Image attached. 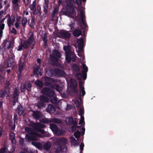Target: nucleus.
<instances>
[{"mask_svg": "<svg viewBox=\"0 0 153 153\" xmlns=\"http://www.w3.org/2000/svg\"><path fill=\"white\" fill-rule=\"evenodd\" d=\"M55 143L56 145L66 144L67 141L65 138H60L56 139ZM67 152V147L65 145L58 146L55 150V153H63Z\"/></svg>", "mask_w": 153, "mask_h": 153, "instance_id": "f257e3e1", "label": "nucleus"}, {"mask_svg": "<svg viewBox=\"0 0 153 153\" xmlns=\"http://www.w3.org/2000/svg\"><path fill=\"white\" fill-rule=\"evenodd\" d=\"M26 131L31 135L26 134L25 137L27 139L29 140H37V137H41V135L40 133L37 132L32 128L26 127L25 128Z\"/></svg>", "mask_w": 153, "mask_h": 153, "instance_id": "f03ea898", "label": "nucleus"}, {"mask_svg": "<svg viewBox=\"0 0 153 153\" xmlns=\"http://www.w3.org/2000/svg\"><path fill=\"white\" fill-rule=\"evenodd\" d=\"M56 35L58 37L62 39H69L71 37V33L66 30H61L57 32Z\"/></svg>", "mask_w": 153, "mask_h": 153, "instance_id": "7ed1b4c3", "label": "nucleus"}, {"mask_svg": "<svg viewBox=\"0 0 153 153\" xmlns=\"http://www.w3.org/2000/svg\"><path fill=\"white\" fill-rule=\"evenodd\" d=\"M18 65V71L17 74L18 79H19L21 77L22 71L25 65V60L24 59L22 60L20 59L19 61Z\"/></svg>", "mask_w": 153, "mask_h": 153, "instance_id": "20e7f679", "label": "nucleus"}, {"mask_svg": "<svg viewBox=\"0 0 153 153\" xmlns=\"http://www.w3.org/2000/svg\"><path fill=\"white\" fill-rule=\"evenodd\" d=\"M42 93L44 95L49 97L54 95L55 93L52 89L47 87H45L42 90Z\"/></svg>", "mask_w": 153, "mask_h": 153, "instance_id": "39448f33", "label": "nucleus"}, {"mask_svg": "<svg viewBox=\"0 0 153 153\" xmlns=\"http://www.w3.org/2000/svg\"><path fill=\"white\" fill-rule=\"evenodd\" d=\"M45 71L46 75L49 76V77L55 76V68L49 67L45 68Z\"/></svg>", "mask_w": 153, "mask_h": 153, "instance_id": "423d86ee", "label": "nucleus"}, {"mask_svg": "<svg viewBox=\"0 0 153 153\" xmlns=\"http://www.w3.org/2000/svg\"><path fill=\"white\" fill-rule=\"evenodd\" d=\"M33 74L36 77H39V75L41 76L43 73V70L42 69H39V67H34L33 68Z\"/></svg>", "mask_w": 153, "mask_h": 153, "instance_id": "0eeeda50", "label": "nucleus"}, {"mask_svg": "<svg viewBox=\"0 0 153 153\" xmlns=\"http://www.w3.org/2000/svg\"><path fill=\"white\" fill-rule=\"evenodd\" d=\"M73 5L69 4H66L65 6L66 10L69 13L71 14V15L74 14L75 12Z\"/></svg>", "mask_w": 153, "mask_h": 153, "instance_id": "6e6552de", "label": "nucleus"}, {"mask_svg": "<svg viewBox=\"0 0 153 153\" xmlns=\"http://www.w3.org/2000/svg\"><path fill=\"white\" fill-rule=\"evenodd\" d=\"M32 111L33 112L32 116L36 119H39L43 117V115L40 111Z\"/></svg>", "mask_w": 153, "mask_h": 153, "instance_id": "1a4fd4ad", "label": "nucleus"}, {"mask_svg": "<svg viewBox=\"0 0 153 153\" xmlns=\"http://www.w3.org/2000/svg\"><path fill=\"white\" fill-rule=\"evenodd\" d=\"M65 72L62 69L59 68H55V76H65Z\"/></svg>", "mask_w": 153, "mask_h": 153, "instance_id": "9d476101", "label": "nucleus"}, {"mask_svg": "<svg viewBox=\"0 0 153 153\" xmlns=\"http://www.w3.org/2000/svg\"><path fill=\"white\" fill-rule=\"evenodd\" d=\"M77 42L78 45V48L79 50H81V51H82L84 44L83 39L82 38H80L77 40Z\"/></svg>", "mask_w": 153, "mask_h": 153, "instance_id": "9b49d317", "label": "nucleus"}, {"mask_svg": "<svg viewBox=\"0 0 153 153\" xmlns=\"http://www.w3.org/2000/svg\"><path fill=\"white\" fill-rule=\"evenodd\" d=\"M37 8V9L36 8L34 10H32L33 11L32 13L35 15H37L39 16H40L41 14V7L39 5H38Z\"/></svg>", "mask_w": 153, "mask_h": 153, "instance_id": "f8f14e48", "label": "nucleus"}, {"mask_svg": "<svg viewBox=\"0 0 153 153\" xmlns=\"http://www.w3.org/2000/svg\"><path fill=\"white\" fill-rule=\"evenodd\" d=\"M79 93L78 96V98L80 101H81L82 100V96L84 97L85 94L84 88H79Z\"/></svg>", "mask_w": 153, "mask_h": 153, "instance_id": "ddd939ff", "label": "nucleus"}, {"mask_svg": "<svg viewBox=\"0 0 153 153\" xmlns=\"http://www.w3.org/2000/svg\"><path fill=\"white\" fill-rule=\"evenodd\" d=\"M56 110L55 107L52 105H49L47 108H46V111L49 113L52 114L54 113Z\"/></svg>", "mask_w": 153, "mask_h": 153, "instance_id": "4468645a", "label": "nucleus"}, {"mask_svg": "<svg viewBox=\"0 0 153 153\" xmlns=\"http://www.w3.org/2000/svg\"><path fill=\"white\" fill-rule=\"evenodd\" d=\"M43 80L45 81H49L53 83H57L59 81L57 79H54L46 76L43 77Z\"/></svg>", "mask_w": 153, "mask_h": 153, "instance_id": "2eb2a0df", "label": "nucleus"}, {"mask_svg": "<svg viewBox=\"0 0 153 153\" xmlns=\"http://www.w3.org/2000/svg\"><path fill=\"white\" fill-rule=\"evenodd\" d=\"M45 76H42V81L43 82H44V85L50 88H54V85H53V84H52L51 82V81H45L43 80V77H44Z\"/></svg>", "mask_w": 153, "mask_h": 153, "instance_id": "dca6fc26", "label": "nucleus"}, {"mask_svg": "<svg viewBox=\"0 0 153 153\" xmlns=\"http://www.w3.org/2000/svg\"><path fill=\"white\" fill-rule=\"evenodd\" d=\"M70 140L71 144L74 146H77L79 145V143L77 142L74 137L73 136L69 137Z\"/></svg>", "mask_w": 153, "mask_h": 153, "instance_id": "f3484780", "label": "nucleus"}, {"mask_svg": "<svg viewBox=\"0 0 153 153\" xmlns=\"http://www.w3.org/2000/svg\"><path fill=\"white\" fill-rule=\"evenodd\" d=\"M31 144L38 149H41L43 148V146L40 142L33 141L31 142Z\"/></svg>", "mask_w": 153, "mask_h": 153, "instance_id": "a211bd4d", "label": "nucleus"}, {"mask_svg": "<svg viewBox=\"0 0 153 153\" xmlns=\"http://www.w3.org/2000/svg\"><path fill=\"white\" fill-rule=\"evenodd\" d=\"M14 63V58L13 57H10L9 58L8 61L7 63V67H10L13 66Z\"/></svg>", "mask_w": 153, "mask_h": 153, "instance_id": "6ab92c4d", "label": "nucleus"}, {"mask_svg": "<svg viewBox=\"0 0 153 153\" xmlns=\"http://www.w3.org/2000/svg\"><path fill=\"white\" fill-rule=\"evenodd\" d=\"M51 146V144L49 141H48L45 143L43 145V147L46 150H48Z\"/></svg>", "mask_w": 153, "mask_h": 153, "instance_id": "aec40b11", "label": "nucleus"}, {"mask_svg": "<svg viewBox=\"0 0 153 153\" xmlns=\"http://www.w3.org/2000/svg\"><path fill=\"white\" fill-rule=\"evenodd\" d=\"M15 134L13 132H11L9 134L10 139L11 140L12 143L15 144L16 143V140L15 139Z\"/></svg>", "mask_w": 153, "mask_h": 153, "instance_id": "412c9836", "label": "nucleus"}, {"mask_svg": "<svg viewBox=\"0 0 153 153\" xmlns=\"http://www.w3.org/2000/svg\"><path fill=\"white\" fill-rule=\"evenodd\" d=\"M72 69L73 71H74L76 72H79L80 71L79 67L77 64L75 63H74L72 65Z\"/></svg>", "mask_w": 153, "mask_h": 153, "instance_id": "4be33fe9", "label": "nucleus"}, {"mask_svg": "<svg viewBox=\"0 0 153 153\" xmlns=\"http://www.w3.org/2000/svg\"><path fill=\"white\" fill-rule=\"evenodd\" d=\"M34 35L33 33H32L30 36L28 38L27 41H26L29 45H31L34 40Z\"/></svg>", "mask_w": 153, "mask_h": 153, "instance_id": "5701e85b", "label": "nucleus"}, {"mask_svg": "<svg viewBox=\"0 0 153 153\" xmlns=\"http://www.w3.org/2000/svg\"><path fill=\"white\" fill-rule=\"evenodd\" d=\"M59 8L58 7H54V9L51 13V16L52 18H54L56 15L58 14Z\"/></svg>", "mask_w": 153, "mask_h": 153, "instance_id": "b1692460", "label": "nucleus"}, {"mask_svg": "<svg viewBox=\"0 0 153 153\" xmlns=\"http://www.w3.org/2000/svg\"><path fill=\"white\" fill-rule=\"evenodd\" d=\"M53 56L57 57L58 58H60L61 56V53L56 50H54L53 51Z\"/></svg>", "mask_w": 153, "mask_h": 153, "instance_id": "393cba45", "label": "nucleus"}, {"mask_svg": "<svg viewBox=\"0 0 153 153\" xmlns=\"http://www.w3.org/2000/svg\"><path fill=\"white\" fill-rule=\"evenodd\" d=\"M75 121L74 120L72 117H71L68 118V121L66 123L69 125H72L75 123Z\"/></svg>", "mask_w": 153, "mask_h": 153, "instance_id": "a878e982", "label": "nucleus"}, {"mask_svg": "<svg viewBox=\"0 0 153 153\" xmlns=\"http://www.w3.org/2000/svg\"><path fill=\"white\" fill-rule=\"evenodd\" d=\"M43 12L46 15L48 13V9L49 8V4H43Z\"/></svg>", "mask_w": 153, "mask_h": 153, "instance_id": "bb28decb", "label": "nucleus"}, {"mask_svg": "<svg viewBox=\"0 0 153 153\" xmlns=\"http://www.w3.org/2000/svg\"><path fill=\"white\" fill-rule=\"evenodd\" d=\"M65 131L61 129L58 128L55 132V134L57 136L62 135L64 133Z\"/></svg>", "mask_w": 153, "mask_h": 153, "instance_id": "cd10ccee", "label": "nucleus"}, {"mask_svg": "<svg viewBox=\"0 0 153 153\" xmlns=\"http://www.w3.org/2000/svg\"><path fill=\"white\" fill-rule=\"evenodd\" d=\"M46 104L45 102L40 100L37 103V106L38 108L40 109L42 107H45Z\"/></svg>", "mask_w": 153, "mask_h": 153, "instance_id": "c85d7f7f", "label": "nucleus"}, {"mask_svg": "<svg viewBox=\"0 0 153 153\" xmlns=\"http://www.w3.org/2000/svg\"><path fill=\"white\" fill-rule=\"evenodd\" d=\"M74 35L75 37H79L81 34V30L79 29H76L73 32Z\"/></svg>", "mask_w": 153, "mask_h": 153, "instance_id": "c756f323", "label": "nucleus"}, {"mask_svg": "<svg viewBox=\"0 0 153 153\" xmlns=\"http://www.w3.org/2000/svg\"><path fill=\"white\" fill-rule=\"evenodd\" d=\"M27 22V18L25 17H24L22 18V24L23 27L24 28H25L26 26V25Z\"/></svg>", "mask_w": 153, "mask_h": 153, "instance_id": "7c9ffc66", "label": "nucleus"}, {"mask_svg": "<svg viewBox=\"0 0 153 153\" xmlns=\"http://www.w3.org/2000/svg\"><path fill=\"white\" fill-rule=\"evenodd\" d=\"M6 17H7L8 19H7V24L8 25V27L10 28L11 27V25L12 24V21L11 18L10 17V14H7L6 16Z\"/></svg>", "mask_w": 153, "mask_h": 153, "instance_id": "2f4dec72", "label": "nucleus"}, {"mask_svg": "<svg viewBox=\"0 0 153 153\" xmlns=\"http://www.w3.org/2000/svg\"><path fill=\"white\" fill-rule=\"evenodd\" d=\"M64 50L65 51V53L72 54V52L71 51V49L69 46H65L64 47Z\"/></svg>", "mask_w": 153, "mask_h": 153, "instance_id": "473e14b6", "label": "nucleus"}, {"mask_svg": "<svg viewBox=\"0 0 153 153\" xmlns=\"http://www.w3.org/2000/svg\"><path fill=\"white\" fill-rule=\"evenodd\" d=\"M18 113L20 115H22L24 112L25 108L22 105L18 107Z\"/></svg>", "mask_w": 153, "mask_h": 153, "instance_id": "72a5a7b5", "label": "nucleus"}, {"mask_svg": "<svg viewBox=\"0 0 153 153\" xmlns=\"http://www.w3.org/2000/svg\"><path fill=\"white\" fill-rule=\"evenodd\" d=\"M66 58L65 59L68 63L71 62V56L73 55V53L71 54L70 53H65Z\"/></svg>", "mask_w": 153, "mask_h": 153, "instance_id": "f704fd0d", "label": "nucleus"}, {"mask_svg": "<svg viewBox=\"0 0 153 153\" xmlns=\"http://www.w3.org/2000/svg\"><path fill=\"white\" fill-rule=\"evenodd\" d=\"M35 85L39 88H42L43 86V83L42 81L38 80L35 82Z\"/></svg>", "mask_w": 153, "mask_h": 153, "instance_id": "c9c22d12", "label": "nucleus"}, {"mask_svg": "<svg viewBox=\"0 0 153 153\" xmlns=\"http://www.w3.org/2000/svg\"><path fill=\"white\" fill-rule=\"evenodd\" d=\"M50 127L53 132H55L58 128L57 126L56 125L53 123H50Z\"/></svg>", "mask_w": 153, "mask_h": 153, "instance_id": "e433bc0d", "label": "nucleus"}, {"mask_svg": "<svg viewBox=\"0 0 153 153\" xmlns=\"http://www.w3.org/2000/svg\"><path fill=\"white\" fill-rule=\"evenodd\" d=\"M31 87L32 85L29 82H26L24 85V88H26L28 91L30 90Z\"/></svg>", "mask_w": 153, "mask_h": 153, "instance_id": "4c0bfd02", "label": "nucleus"}, {"mask_svg": "<svg viewBox=\"0 0 153 153\" xmlns=\"http://www.w3.org/2000/svg\"><path fill=\"white\" fill-rule=\"evenodd\" d=\"M0 153H9L8 149L4 145L0 149Z\"/></svg>", "mask_w": 153, "mask_h": 153, "instance_id": "58836bf2", "label": "nucleus"}, {"mask_svg": "<svg viewBox=\"0 0 153 153\" xmlns=\"http://www.w3.org/2000/svg\"><path fill=\"white\" fill-rule=\"evenodd\" d=\"M40 100L44 102H47L48 101V97L43 95H41L39 97Z\"/></svg>", "mask_w": 153, "mask_h": 153, "instance_id": "ea45409f", "label": "nucleus"}, {"mask_svg": "<svg viewBox=\"0 0 153 153\" xmlns=\"http://www.w3.org/2000/svg\"><path fill=\"white\" fill-rule=\"evenodd\" d=\"M19 96V90L17 89H16L14 91V93L12 96V97L13 99L18 98Z\"/></svg>", "mask_w": 153, "mask_h": 153, "instance_id": "a19ab883", "label": "nucleus"}, {"mask_svg": "<svg viewBox=\"0 0 153 153\" xmlns=\"http://www.w3.org/2000/svg\"><path fill=\"white\" fill-rule=\"evenodd\" d=\"M51 123L53 122L55 123L60 124L62 122L59 119L56 118H51Z\"/></svg>", "mask_w": 153, "mask_h": 153, "instance_id": "79ce46f5", "label": "nucleus"}, {"mask_svg": "<svg viewBox=\"0 0 153 153\" xmlns=\"http://www.w3.org/2000/svg\"><path fill=\"white\" fill-rule=\"evenodd\" d=\"M34 127L40 128H46V126L43 124L40 123H35L34 124Z\"/></svg>", "mask_w": 153, "mask_h": 153, "instance_id": "37998d69", "label": "nucleus"}, {"mask_svg": "<svg viewBox=\"0 0 153 153\" xmlns=\"http://www.w3.org/2000/svg\"><path fill=\"white\" fill-rule=\"evenodd\" d=\"M35 24V19L34 18H32L31 19L30 23H29V25L30 27L33 29L34 28Z\"/></svg>", "mask_w": 153, "mask_h": 153, "instance_id": "c03bdc74", "label": "nucleus"}, {"mask_svg": "<svg viewBox=\"0 0 153 153\" xmlns=\"http://www.w3.org/2000/svg\"><path fill=\"white\" fill-rule=\"evenodd\" d=\"M50 101L52 103L55 104L57 102V100L56 97L53 96L50 97Z\"/></svg>", "mask_w": 153, "mask_h": 153, "instance_id": "a18cd8bd", "label": "nucleus"}, {"mask_svg": "<svg viewBox=\"0 0 153 153\" xmlns=\"http://www.w3.org/2000/svg\"><path fill=\"white\" fill-rule=\"evenodd\" d=\"M34 128L37 131L43 134H45V130L41 128H38L34 126Z\"/></svg>", "mask_w": 153, "mask_h": 153, "instance_id": "49530a36", "label": "nucleus"}, {"mask_svg": "<svg viewBox=\"0 0 153 153\" xmlns=\"http://www.w3.org/2000/svg\"><path fill=\"white\" fill-rule=\"evenodd\" d=\"M40 123H51V119H42L40 120Z\"/></svg>", "mask_w": 153, "mask_h": 153, "instance_id": "de8ad7c7", "label": "nucleus"}, {"mask_svg": "<svg viewBox=\"0 0 153 153\" xmlns=\"http://www.w3.org/2000/svg\"><path fill=\"white\" fill-rule=\"evenodd\" d=\"M81 100L80 101L79 100H77L74 102V103L77 108H79L81 106Z\"/></svg>", "mask_w": 153, "mask_h": 153, "instance_id": "09e8293b", "label": "nucleus"}, {"mask_svg": "<svg viewBox=\"0 0 153 153\" xmlns=\"http://www.w3.org/2000/svg\"><path fill=\"white\" fill-rule=\"evenodd\" d=\"M82 68L83 70L82 71V73H87L88 71V68L85 64H83L82 65Z\"/></svg>", "mask_w": 153, "mask_h": 153, "instance_id": "8fccbe9b", "label": "nucleus"}, {"mask_svg": "<svg viewBox=\"0 0 153 153\" xmlns=\"http://www.w3.org/2000/svg\"><path fill=\"white\" fill-rule=\"evenodd\" d=\"M36 0H35L33 2L32 4L30 5L29 7L31 10H34L36 8Z\"/></svg>", "mask_w": 153, "mask_h": 153, "instance_id": "3c124183", "label": "nucleus"}, {"mask_svg": "<svg viewBox=\"0 0 153 153\" xmlns=\"http://www.w3.org/2000/svg\"><path fill=\"white\" fill-rule=\"evenodd\" d=\"M21 44L23 48L26 49H27L29 48V46H30L26 41L22 42Z\"/></svg>", "mask_w": 153, "mask_h": 153, "instance_id": "603ef678", "label": "nucleus"}, {"mask_svg": "<svg viewBox=\"0 0 153 153\" xmlns=\"http://www.w3.org/2000/svg\"><path fill=\"white\" fill-rule=\"evenodd\" d=\"M53 88L55 89L57 91L59 92H60L62 91L61 87L60 85L58 84H55L54 85V88Z\"/></svg>", "mask_w": 153, "mask_h": 153, "instance_id": "864d4df0", "label": "nucleus"}, {"mask_svg": "<svg viewBox=\"0 0 153 153\" xmlns=\"http://www.w3.org/2000/svg\"><path fill=\"white\" fill-rule=\"evenodd\" d=\"M80 16L81 20L85 19V16L84 12L83 10L81 9H80Z\"/></svg>", "mask_w": 153, "mask_h": 153, "instance_id": "5fc2aeb1", "label": "nucleus"}, {"mask_svg": "<svg viewBox=\"0 0 153 153\" xmlns=\"http://www.w3.org/2000/svg\"><path fill=\"white\" fill-rule=\"evenodd\" d=\"M76 86H77V84L76 81L74 79L72 80L70 85L71 87Z\"/></svg>", "mask_w": 153, "mask_h": 153, "instance_id": "6e6d98bb", "label": "nucleus"}, {"mask_svg": "<svg viewBox=\"0 0 153 153\" xmlns=\"http://www.w3.org/2000/svg\"><path fill=\"white\" fill-rule=\"evenodd\" d=\"M72 92L74 94H77L78 93V89L77 86L71 87Z\"/></svg>", "mask_w": 153, "mask_h": 153, "instance_id": "4d7b16f0", "label": "nucleus"}, {"mask_svg": "<svg viewBox=\"0 0 153 153\" xmlns=\"http://www.w3.org/2000/svg\"><path fill=\"white\" fill-rule=\"evenodd\" d=\"M71 127V129L72 131H75L76 129V126L77 125V123L76 121H75V123Z\"/></svg>", "mask_w": 153, "mask_h": 153, "instance_id": "13d9d810", "label": "nucleus"}, {"mask_svg": "<svg viewBox=\"0 0 153 153\" xmlns=\"http://www.w3.org/2000/svg\"><path fill=\"white\" fill-rule=\"evenodd\" d=\"M50 57L53 61L57 62L59 61V59L58 57L53 55L51 56Z\"/></svg>", "mask_w": 153, "mask_h": 153, "instance_id": "bf43d9fd", "label": "nucleus"}, {"mask_svg": "<svg viewBox=\"0 0 153 153\" xmlns=\"http://www.w3.org/2000/svg\"><path fill=\"white\" fill-rule=\"evenodd\" d=\"M69 13L65 9H62L61 10V14L62 15H63L67 16L68 15Z\"/></svg>", "mask_w": 153, "mask_h": 153, "instance_id": "052dcab7", "label": "nucleus"}, {"mask_svg": "<svg viewBox=\"0 0 153 153\" xmlns=\"http://www.w3.org/2000/svg\"><path fill=\"white\" fill-rule=\"evenodd\" d=\"M81 133L79 131H77L74 134V135L76 138H79L80 136Z\"/></svg>", "mask_w": 153, "mask_h": 153, "instance_id": "680f3d73", "label": "nucleus"}, {"mask_svg": "<svg viewBox=\"0 0 153 153\" xmlns=\"http://www.w3.org/2000/svg\"><path fill=\"white\" fill-rule=\"evenodd\" d=\"M13 45V44L11 42H8V44L7 43V46L5 48L6 49H9L11 47H12Z\"/></svg>", "mask_w": 153, "mask_h": 153, "instance_id": "e2e57ef3", "label": "nucleus"}, {"mask_svg": "<svg viewBox=\"0 0 153 153\" xmlns=\"http://www.w3.org/2000/svg\"><path fill=\"white\" fill-rule=\"evenodd\" d=\"M13 120L14 124H18L17 121L18 118L17 115L16 114H15L14 115Z\"/></svg>", "mask_w": 153, "mask_h": 153, "instance_id": "0e129e2a", "label": "nucleus"}, {"mask_svg": "<svg viewBox=\"0 0 153 153\" xmlns=\"http://www.w3.org/2000/svg\"><path fill=\"white\" fill-rule=\"evenodd\" d=\"M6 45H7V42H5V41H4V42L3 43L2 45H1V47L2 48H1V47H0V50L1 49H4V51H5L6 50V49L5 48L6 47Z\"/></svg>", "mask_w": 153, "mask_h": 153, "instance_id": "69168bd1", "label": "nucleus"}, {"mask_svg": "<svg viewBox=\"0 0 153 153\" xmlns=\"http://www.w3.org/2000/svg\"><path fill=\"white\" fill-rule=\"evenodd\" d=\"M76 75L78 79H79V80H81L82 79V75L81 73H77L76 74Z\"/></svg>", "mask_w": 153, "mask_h": 153, "instance_id": "338daca9", "label": "nucleus"}, {"mask_svg": "<svg viewBox=\"0 0 153 153\" xmlns=\"http://www.w3.org/2000/svg\"><path fill=\"white\" fill-rule=\"evenodd\" d=\"M67 4H69L73 5L74 3V0H65Z\"/></svg>", "mask_w": 153, "mask_h": 153, "instance_id": "774afa93", "label": "nucleus"}]
</instances>
